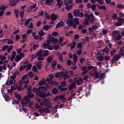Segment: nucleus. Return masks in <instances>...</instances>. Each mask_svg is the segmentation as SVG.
Segmentation results:
<instances>
[{
    "label": "nucleus",
    "instance_id": "nucleus-1",
    "mask_svg": "<svg viewBox=\"0 0 124 124\" xmlns=\"http://www.w3.org/2000/svg\"><path fill=\"white\" fill-rule=\"evenodd\" d=\"M47 90L45 86H41L38 88H34L32 90L33 93H35L37 96H39L41 98H45V97L51 96L52 94L50 92H48L45 94V92H47Z\"/></svg>",
    "mask_w": 124,
    "mask_h": 124
},
{
    "label": "nucleus",
    "instance_id": "nucleus-2",
    "mask_svg": "<svg viewBox=\"0 0 124 124\" xmlns=\"http://www.w3.org/2000/svg\"><path fill=\"white\" fill-rule=\"evenodd\" d=\"M112 34L113 36L114 40H115L116 41H118L119 40H121L122 39V35H120V34H118V31H113L112 32ZM117 34H118L117 35ZM117 35V36H116Z\"/></svg>",
    "mask_w": 124,
    "mask_h": 124
},
{
    "label": "nucleus",
    "instance_id": "nucleus-3",
    "mask_svg": "<svg viewBox=\"0 0 124 124\" xmlns=\"http://www.w3.org/2000/svg\"><path fill=\"white\" fill-rule=\"evenodd\" d=\"M73 14L75 17H79L80 18H83L84 17V14L83 13H80V10L79 9L75 10Z\"/></svg>",
    "mask_w": 124,
    "mask_h": 124
},
{
    "label": "nucleus",
    "instance_id": "nucleus-4",
    "mask_svg": "<svg viewBox=\"0 0 124 124\" xmlns=\"http://www.w3.org/2000/svg\"><path fill=\"white\" fill-rule=\"evenodd\" d=\"M46 81L50 86H59V82H57V81H53L52 78H47Z\"/></svg>",
    "mask_w": 124,
    "mask_h": 124
},
{
    "label": "nucleus",
    "instance_id": "nucleus-5",
    "mask_svg": "<svg viewBox=\"0 0 124 124\" xmlns=\"http://www.w3.org/2000/svg\"><path fill=\"white\" fill-rule=\"evenodd\" d=\"M61 76L64 80H67V79H68V78L70 77V76L68 75V71H66L65 72L61 71Z\"/></svg>",
    "mask_w": 124,
    "mask_h": 124
},
{
    "label": "nucleus",
    "instance_id": "nucleus-6",
    "mask_svg": "<svg viewBox=\"0 0 124 124\" xmlns=\"http://www.w3.org/2000/svg\"><path fill=\"white\" fill-rule=\"evenodd\" d=\"M66 23L69 24V27H73L74 29L77 28V25L73 22V19H67L66 20Z\"/></svg>",
    "mask_w": 124,
    "mask_h": 124
},
{
    "label": "nucleus",
    "instance_id": "nucleus-7",
    "mask_svg": "<svg viewBox=\"0 0 124 124\" xmlns=\"http://www.w3.org/2000/svg\"><path fill=\"white\" fill-rule=\"evenodd\" d=\"M122 57L121 55H120V54H117L115 56H114L112 59L111 60V62L112 64H113V63H115V62H118V61H119V59Z\"/></svg>",
    "mask_w": 124,
    "mask_h": 124
},
{
    "label": "nucleus",
    "instance_id": "nucleus-8",
    "mask_svg": "<svg viewBox=\"0 0 124 124\" xmlns=\"http://www.w3.org/2000/svg\"><path fill=\"white\" fill-rule=\"evenodd\" d=\"M19 0H10V3H9V5L10 6H15L18 2H19Z\"/></svg>",
    "mask_w": 124,
    "mask_h": 124
},
{
    "label": "nucleus",
    "instance_id": "nucleus-9",
    "mask_svg": "<svg viewBox=\"0 0 124 124\" xmlns=\"http://www.w3.org/2000/svg\"><path fill=\"white\" fill-rule=\"evenodd\" d=\"M76 88V83L75 82H72L68 87L69 91H72Z\"/></svg>",
    "mask_w": 124,
    "mask_h": 124
},
{
    "label": "nucleus",
    "instance_id": "nucleus-10",
    "mask_svg": "<svg viewBox=\"0 0 124 124\" xmlns=\"http://www.w3.org/2000/svg\"><path fill=\"white\" fill-rule=\"evenodd\" d=\"M83 82H84V80L81 77H79L78 79H77L76 80V83L78 86H79V85H81V84L83 83Z\"/></svg>",
    "mask_w": 124,
    "mask_h": 124
},
{
    "label": "nucleus",
    "instance_id": "nucleus-11",
    "mask_svg": "<svg viewBox=\"0 0 124 124\" xmlns=\"http://www.w3.org/2000/svg\"><path fill=\"white\" fill-rule=\"evenodd\" d=\"M98 26L97 25H92V27L89 28V31L91 33H93V30H97Z\"/></svg>",
    "mask_w": 124,
    "mask_h": 124
},
{
    "label": "nucleus",
    "instance_id": "nucleus-12",
    "mask_svg": "<svg viewBox=\"0 0 124 124\" xmlns=\"http://www.w3.org/2000/svg\"><path fill=\"white\" fill-rule=\"evenodd\" d=\"M50 40H51L52 44H55V43L59 42V40L57 38H54V37H51L50 38Z\"/></svg>",
    "mask_w": 124,
    "mask_h": 124
},
{
    "label": "nucleus",
    "instance_id": "nucleus-13",
    "mask_svg": "<svg viewBox=\"0 0 124 124\" xmlns=\"http://www.w3.org/2000/svg\"><path fill=\"white\" fill-rule=\"evenodd\" d=\"M90 75L91 76H93V77H94L96 79L99 78V74H98V73H97V71H95L94 73H91Z\"/></svg>",
    "mask_w": 124,
    "mask_h": 124
},
{
    "label": "nucleus",
    "instance_id": "nucleus-14",
    "mask_svg": "<svg viewBox=\"0 0 124 124\" xmlns=\"http://www.w3.org/2000/svg\"><path fill=\"white\" fill-rule=\"evenodd\" d=\"M47 103V99H45L44 100H39V103L40 105L44 106L45 105V103Z\"/></svg>",
    "mask_w": 124,
    "mask_h": 124
},
{
    "label": "nucleus",
    "instance_id": "nucleus-15",
    "mask_svg": "<svg viewBox=\"0 0 124 124\" xmlns=\"http://www.w3.org/2000/svg\"><path fill=\"white\" fill-rule=\"evenodd\" d=\"M72 1L73 0H64V3L65 6H67L68 4H73Z\"/></svg>",
    "mask_w": 124,
    "mask_h": 124
},
{
    "label": "nucleus",
    "instance_id": "nucleus-16",
    "mask_svg": "<svg viewBox=\"0 0 124 124\" xmlns=\"http://www.w3.org/2000/svg\"><path fill=\"white\" fill-rule=\"evenodd\" d=\"M51 19L53 21H56L58 19V15L55 13L52 14L51 16Z\"/></svg>",
    "mask_w": 124,
    "mask_h": 124
},
{
    "label": "nucleus",
    "instance_id": "nucleus-17",
    "mask_svg": "<svg viewBox=\"0 0 124 124\" xmlns=\"http://www.w3.org/2000/svg\"><path fill=\"white\" fill-rule=\"evenodd\" d=\"M96 6L99 10H102V9L104 11L106 10V6H100L98 4H96Z\"/></svg>",
    "mask_w": 124,
    "mask_h": 124
},
{
    "label": "nucleus",
    "instance_id": "nucleus-18",
    "mask_svg": "<svg viewBox=\"0 0 124 124\" xmlns=\"http://www.w3.org/2000/svg\"><path fill=\"white\" fill-rule=\"evenodd\" d=\"M63 97L64 96L62 95L57 96L54 98V101H57L58 99H59V100H62L63 98Z\"/></svg>",
    "mask_w": 124,
    "mask_h": 124
},
{
    "label": "nucleus",
    "instance_id": "nucleus-19",
    "mask_svg": "<svg viewBox=\"0 0 124 124\" xmlns=\"http://www.w3.org/2000/svg\"><path fill=\"white\" fill-rule=\"evenodd\" d=\"M57 63H58L57 60H54L53 62L51 63L52 69H56V65H57Z\"/></svg>",
    "mask_w": 124,
    "mask_h": 124
},
{
    "label": "nucleus",
    "instance_id": "nucleus-20",
    "mask_svg": "<svg viewBox=\"0 0 124 124\" xmlns=\"http://www.w3.org/2000/svg\"><path fill=\"white\" fill-rule=\"evenodd\" d=\"M16 55H17V53H16V52L15 51H13L12 55L11 56V58L10 59L11 62H13V61H14V59L15 58V56H16Z\"/></svg>",
    "mask_w": 124,
    "mask_h": 124
},
{
    "label": "nucleus",
    "instance_id": "nucleus-21",
    "mask_svg": "<svg viewBox=\"0 0 124 124\" xmlns=\"http://www.w3.org/2000/svg\"><path fill=\"white\" fill-rule=\"evenodd\" d=\"M63 26H64L63 21H60L57 24L56 28H60L61 27H63Z\"/></svg>",
    "mask_w": 124,
    "mask_h": 124
},
{
    "label": "nucleus",
    "instance_id": "nucleus-22",
    "mask_svg": "<svg viewBox=\"0 0 124 124\" xmlns=\"http://www.w3.org/2000/svg\"><path fill=\"white\" fill-rule=\"evenodd\" d=\"M87 69L88 70H93V71H95L97 69V68H96V66H89L87 67Z\"/></svg>",
    "mask_w": 124,
    "mask_h": 124
},
{
    "label": "nucleus",
    "instance_id": "nucleus-23",
    "mask_svg": "<svg viewBox=\"0 0 124 124\" xmlns=\"http://www.w3.org/2000/svg\"><path fill=\"white\" fill-rule=\"evenodd\" d=\"M110 51V49L108 48L107 46H106L105 48L103 50H101V52L103 53H106V54H108Z\"/></svg>",
    "mask_w": 124,
    "mask_h": 124
},
{
    "label": "nucleus",
    "instance_id": "nucleus-24",
    "mask_svg": "<svg viewBox=\"0 0 124 124\" xmlns=\"http://www.w3.org/2000/svg\"><path fill=\"white\" fill-rule=\"evenodd\" d=\"M51 93L53 94H58V93H59V90H58L57 88H54L51 90Z\"/></svg>",
    "mask_w": 124,
    "mask_h": 124
},
{
    "label": "nucleus",
    "instance_id": "nucleus-25",
    "mask_svg": "<svg viewBox=\"0 0 124 124\" xmlns=\"http://www.w3.org/2000/svg\"><path fill=\"white\" fill-rule=\"evenodd\" d=\"M37 67L38 69H41L42 68V62L39 61L37 63Z\"/></svg>",
    "mask_w": 124,
    "mask_h": 124
},
{
    "label": "nucleus",
    "instance_id": "nucleus-26",
    "mask_svg": "<svg viewBox=\"0 0 124 124\" xmlns=\"http://www.w3.org/2000/svg\"><path fill=\"white\" fill-rule=\"evenodd\" d=\"M43 52H44V50L43 49H41L39 51H38L36 54L37 57L42 56V55H43Z\"/></svg>",
    "mask_w": 124,
    "mask_h": 124
},
{
    "label": "nucleus",
    "instance_id": "nucleus-27",
    "mask_svg": "<svg viewBox=\"0 0 124 124\" xmlns=\"http://www.w3.org/2000/svg\"><path fill=\"white\" fill-rule=\"evenodd\" d=\"M88 19L89 20V22L91 23V24H93L94 23V20H95V18L94 17H89Z\"/></svg>",
    "mask_w": 124,
    "mask_h": 124
},
{
    "label": "nucleus",
    "instance_id": "nucleus-28",
    "mask_svg": "<svg viewBox=\"0 0 124 124\" xmlns=\"http://www.w3.org/2000/svg\"><path fill=\"white\" fill-rule=\"evenodd\" d=\"M120 52H121L120 53L121 56V57H124V46L121 47L120 48Z\"/></svg>",
    "mask_w": 124,
    "mask_h": 124
},
{
    "label": "nucleus",
    "instance_id": "nucleus-29",
    "mask_svg": "<svg viewBox=\"0 0 124 124\" xmlns=\"http://www.w3.org/2000/svg\"><path fill=\"white\" fill-rule=\"evenodd\" d=\"M54 0H46V5H51V3H54Z\"/></svg>",
    "mask_w": 124,
    "mask_h": 124
},
{
    "label": "nucleus",
    "instance_id": "nucleus-30",
    "mask_svg": "<svg viewBox=\"0 0 124 124\" xmlns=\"http://www.w3.org/2000/svg\"><path fill=\"white\" fill-rule=\"evenodd\" d=\"M27 94L30 98H33L34 97V94L31 93V92H27Z\"/></svg>",
    "mask_w": 124,
    "mask_h": 124
},
{
    "label": "nucleus",
    "instance_id": "nucleus-31",
    "mask_svg": "<svg viewBox=\"0 0 124 124\" xmlns=\"http://www.w3.org/2000/svg\"><path fill=\"white\" fill-rule=\"evenodd\" d=\"M22 60V57L19 55H17L16 57L15 58V61L16 62H20V60Z\"/></svg>",
    "mask_w": 124,
    "mask_h": 124
},
{
    "label": "nucleus",
    "instance_id": "nucleus-32",
    "mask_svg": "<svg viewBox=\"0 0 124 124\" xmlns=\"http://www.w3.org/2000/svg\"><path fill=\"white\" fill-rule=\"evenodd\" d=\"M23 100H25V101H27V102H31V98H29L28 95L25 96L23 98Z\"/></svg>",
    "mask_w": 124,
    "mask_h": 124
},
{
    "label": "nucleus",
    "instance_id": "nucleus-33",
    "mask_svg": "<svg viewBox=\"0 0 124 124\" xmlns=\"http://www.w3.org/2000/svg\"><path fill=\"white\" fill-rule=\"evenodd\" d=\"M74 22L77 25H79V24L80 23L79 22V18L78 17H75L74 18Z\"/></svg>",
    "mask_w": 124,
    "mask_h": 124
},
{
    "label": "nucleus",
    "instance_id": "nucleus-34",
    "mask_svg": "<svg viewBox=\"0 0 124 124\" xmlns=\"http://www.w3.org/2000/svg\"><path fill=\"white\" fill-rule=\"evenodd\" d=\"M18 87V85H11V90H12V91H15L16 90H17Z\"/></svg>",
    "mask_w": 124,
    "mask_h": 124
},
{
    "label": "nucleus",
    "instance_id": "nucleus-35",
    "mask_svg": "<svg viewBox=\"0 0 124 124\" xmlns=\"http://www.w3.org/2000/svg\"><path fill=\"white\" fill-rule=\"evenodd\" d=\"M28 103L29 102L25 101V100H23V101H21V104L23 107H25V106H27Z\"/></svg>",
    "mask_w": 124,
    "mask_h": 124
},
{
    "label": "nucleus",
    "instance_id": "nucleus-36",
    "mask_svg": "<svg viewBox=\"0 0 124 124\" xmlns=\"http://www.w3.org/2000/svg\"><path fill=\"white\" fill-rule=\"evenodd\" d=\"M47 62L48 63H51L53 62V57L52 56H49L47 59Z\"/></svg>",
    "mask_w": 124,
    "mask_h": 124
},
{
    "label": "nucleus",
    "instance_id": "nucleus-37",
    "mask_svg": "<svg viewBox=\"0 0 124 124\" xmlns=\"http://www.w3.org/2000/svg\"><path fill=\"white\" fill-rule=\"evenodd\" d=\"M53 49L54 50H55V51H57V50H59L60 49V45L59 44H56L53 46Z\"/></svg>",
    "mask_w": 124,
    "mask_h": 124
},
{
    "label": "nucleus",
    "instance_id": "nucleus-38",
    "mask_svg": "<svg viewBox=\"0 0 124 124\" xmlns=\"http://www.w3.org/2000/svg\"><path fill=\"white\" fill-rule=\"evenodd\" d=\"M19 102H20V101H19L18 100H16V99H13L12 100V105H14L15 104H19Z\"/></svg>",
    "mask_w": 124,
    "mask_h": 124
},
{
    "label": "nucleus",
    "instance_id": "nucleus-39",
    "mask_svg": "<svg viewBox=\"0 0 124 124\" xmlns=\"http://www.w3.org/2000/svg\"><path fill=\"white\" fill-rule=\"evenodd\" d=\"M97 59L99 60V62H102V61H104V57L103 56H97Z\"/></svg>",
    "mask_w": 124,
    "mask_h": 124
},
{
    "label": "nucleus",
    "instance_id": "nucleus-40",
    "mask_svg": "<svg viewBox=\"0 0 124 124\" xmlns=\"http://www.w3.org/2000/svg\"><path fill=\"white\" fill-rule=\"evenodd\" d=\"M38 35L40 37L43 36L44 35V31L41 30L39 31Z\"/></svg>",
    "mask_w": 124,
    "mask_h": 124
},
{
    "label": "nucleus",
    "instance_id": "nucleus-41",
    "mask_svg": "<svg viewBox=\"0 0 124 124\" xmlns=\"http://www.w3.org/2000/svg\"><path fill=\"white\" fill-rule=\"evenodd\" d=\"M7 43L9 45H10V44H14V41H13L12 39H8Z\"/></svg>",
    "mask_w": 124,
    "mask_h": 124
},
{
    "label": "nucleus",
    "instance_id": "nucleus-42",
    "mask_svg": "<svg viewBox=\"0 0 124 124\" xmlns=\"http://www.w3.org/2000/svg\"><path fill=\"white\" fill-rule=\"evenodd\" d=\"M25 89L28 91L27 93H31V86H27Z\"/></svg>",
    "mask_w": 124,
    "mask_h": 124
},
{
    "label": "nucleus",
    "instance_id": "nucleus-43",
    "mask_svg": "<svg viewBox=\"0 0 124 124\" xmlns=\"http://www.w3.org/2000/svg\"><path fill=\"white\" fill-rule=\"evenodd\" d=\"M43 53H43V55L45 57L48 56V55H49V51H48V50H44Z\"/></svg>",
    "mask_w": 124,
    "mask_h": 124
},
{
    "label": "nucleus",
    "instance_id": "nucleus-44",
    "mask_svg": "<svg viewBox=\"0 0 124 124\" xmlns=\"http://www.w3.org/2000/svg\"><path fill=\"white\" fill-rule=\"evenodd\" d=\"M30 21H31V18H29L25 21V24L26 27H27V26L29 25V24H30Z\"/></svg>",
    "mask_w": 124,
    "mask_h": 124
},
{
    "label": "nucleus",
    "instance_id": "nucleus-45",
    "mask_svg": "<svg viewBox=\"0 0 124 124\" xmlns=\"http://www.w3.org/2000/svg\"><path fill=\"white\" fill-rule=\"evenodd\" d=\"M66 7H65V9H66V10H67L68 11H69V10H70V9H71V8H72V7H73V5H67V6H66Z\"/></svg>",
    "mask_w": 124,
    "mask_h": 124
},
{
    "label": "nucleus",
    "instance_id": "nucleus-46",
    "mask_svg": "<svg viewBox=\"0 0 124 124\" xmlns=\"http://www.w3.org/2000/svg\"><path fill=\"white\" fill-rule=\"evenodd\" d=\"M38 57H39L38 58V61H43V60H44V59H45V57L43 56V55H41Z\"/></svg>",
    "mask_w": 124,
    "mask_h": 124
},
{
    "label": "nucleus",
    "instance_id": "nucleus-47",
    "mask_svg": "<svg viewBox=\"0 0 124 124\" xmlns=\"http://www.w3.org/2000/svg\"><path fill=\"white\" fill-rule=\"evenodd\" d=\"M55 76L56 78H59V77H60V76H62V72H61L60 73L59 72H57L55 74Z\"/></svg>",
    "mask_w": 124,
    "mask_h": 124
},
{
    "label": "nucleus",
    "instance_id": "nucleus-48",
    "mask_svg": "<svg viewBox=\"0 0 124 124\" xmlns=\"http://www.w3.org/2000/svg\"><path fill=\"white\" fill-rule=\"evenodd\" d=\"M15 13L16 14V18H19V12L17 10L15 9Z\"/></svg>",
    "mask_w": 124,
    "mask_h": 124
},
{
    "label": "nucleus",
    "instance_id": "nucleus-49",
    "mask_svg": "<svg viewBox=\"0 0 124 124\" xmlns=\"http://www.w3.org/2000/svg\"><path fill=\"white\" fill-rule=\"evenodd\" d=\"M68 18L70 19V20H72V19H73V16L72 15V13H69L68 14Z\"/></svg>",
    "mask_w": 124,
    "mask_h": 124
},
{
    "label": "nucleus",
    "instance_id": "nucleus-50",
    "mask_svg": "<svg viewBox=\"0 0 124 124\" xmlns=\"http://www.w3.org/2000/svg\"><path fill=\"white\" fill-rule=\"evenodd\" d=\"M31 66H32V65L31 63H29L26 65L27 70H30V69H31Z\"/></svg>",
    "mask_w": 124,
    "mask_h": 124
},
{
    "label": "nucleus",
    "instance_id": "nucleus-51",
    "mask_svg": "<svg viewBox=\"0 0 124 124\" xmlns=\"http://www.w3.org/2000/svg\"><path fill=\"white\" fill-rule=\"evenodd\" d=\"M43 30L45 31H48L49 30V25H46L43 27Z\"/></svg>",
    "mask_w": 124,
    "mask_h": 124
},
{
    "label": "nucleus",
    "instance_id": "nucleus-52",
    "mask_svg": "<svg viewBox=\"0 0 124 124\" xmlns=\"http://www.w3.org/2000/svg\"><path fill=\"white\" fill-rule=\"evenodd\" d=\"M61 85L62 87H65L66 86V80L65 79H64V81L61 82Z\"/></svg>",
    "mask_w": 124,
    "mask_h": 124
},
{
    "label": "nucleus",
    "instance_id": "nucleus-53",
    "mask_svg": "<svg viewBox=\"0 0 124 124\" xmlns=\"http://www.w3.org/2000/svg\"><path fill=\"white\" fill-rule=\"evenodd\" d=\"M117 20H118V21H119V22H120V23H122V24H124V18L119 17L117 18Z\"/></svg>",
    "mask_w": 124,
    "mask_h": 124
},
{
    "label": "nucleus",
    "instance_id": "nucleus-54",
    "mask_svg": "<svg viewBox=\"0 0 124 124\" xmlns=\"http://www.w3.org/2000/svg\"><path fill=\"white\" fill-rule=\"evenodd\" d=\"M28 75L30 78H31L34 76L33 75V73L31 72H29L28 73Z\"/></svg>",
    "mask_w": 124,
    "mask_h": 124
},
{
    "label": "nucleus",
    "instance_id": "nucleus-55",
    "mask_svg": "<svg viewBox=\"0 0 124 124\" xmlns=\"http://www.w3.org/2000/svg\"><path fill=\"white\" fill-rule=\"evenodd\" d=\"M5 9H6V7L3 6V5H1L0 6V10H2V11H4Z\"/></svg>",
    "mask_w": 124,
    "mask_h": 124
},
{
    "label": "nucleus",
    "instance_id": "nucleus-56",
    "mask_svg": "<svg viewBox=\"0 0 124 124\" xmlns=\"http://www.w3.org/2000/svg\"><path fill=\"white\" fill-rule=\"evenodd\" d=\"M91 8L93 10V11H95L96 10L95 8H96V5L95 4H93L91 6Z\"/></svg>",
    "mask_w": 124,
    "mask_h": 124
},
{
    "label": "nucleus",
    "instance_id": "nucleus-57",
    "mask_svg": "<svg viewBox=\"0 0 124 124\" xmlns=\"http://www.w3.org/2000/svg\"><path fill=\"white\" fill-rule=\"evenodd\" d=\"M123 24H124V23H122V22H120V21H118L115 23L116 26H118V27L123 26Z\"/></svg>",
    "mask_w": 124,
    "mask_h": 124
},
{
    "label": "nucleus",
    "instance_id": "nucleus-58",
    "mask_svg": "<svg viewBox=\"0 0 124 124\" xmlns=\"http://www.w3.org/2000/svg\"><path fill=\"white\" fill-rule=\"evenodd\" d=\"M63 40V37H60L59 38V41L58 42V44H62V43Z\"/></svg>",
    "mask_w": 124,
    "mask_h": 124
},
{
    "label": "nucleus",
    "instance_id": "nucleus-59",
    "mask_svg": "<svg viewBox=\"0 0 124 124\" xmlns=\"http://www.w3.org/2000/svg\"><path fill=\"white\" fill-rule=\"evenodd\" d=\"M82 49H80L79 50L77 51L76 53L77 54V55H78V56H80V55L82 54Z\"/></svg>",
    "mask_w": 124,
    "mask_h": 124
},
{
    "label": "nucleus",
    "instance_id": "nucleus-60",
    "mask_svg": "<svg viewBox=\"0 0 124 124\" xmlns=\"http://www.w3.org/2000/svg\"><path fill=\"white\" fill-rule=\"evenodd\" d=\"M19 15H20V18L21 19H23V18H24V11L20 12Z\"/></svg>",
    "mask_w": 124,
    "mask_h": 124
},
{
    "label": "nucleus",
    "instance_id": "nucleus-61",
    "mask_svg": "<svg viewBox=\"0 0 124 124\" xmlns=\"http://www.w3.org/2000/svg\"><path fill=\"white\" fill-rule=\"evenodd\" d=\"M38 48H39V46H38V45H34L33 46V49L34 51H35V50H36V49Z\"/></svg>",
    "mask_w": 124,
    "mask_h": 124
},
{
    "label": "nucleus",
    "instance_id": "nucleus-62",
    "mask_svg": "<svg viewBox=\"0 0 124 124\" xmlns=\"http://www.w3.org/2000/svg\"><path fill=\"white\" fill-rule=\"evenodd\" d=\"M16 97L18 101H21V95H20L19 94H16Z\"/></svg>",
    "mask_w": 124,
    "mask_h": 124
},
{
    "label": "nucleus",
    "instance_id": "nucleus-63",
    "mask_svg": "<svg viewBox=\"0 0 124 124\" xmlns=\"http://www.w3.org/2000/svg\"><path fill=\"white\" fill-rule=\"evenodd\" d=\"M75 46H76V43L73 42L72 45L71 46V50H73V49L75 48Z\"/></svg>",
    "mask_w": 124,
    "mask_h": 124
},
{
    "label": "nucleus",
    "instance_id": "nucleus-64",
    "mask_svg": "<svg viewBox=\"0 0 124 124\" xmlns=\"http://www.w3.org/2000/svg\"><path fill=\"white\" fill-rule=\"evenodd\" d=\"M117 7L118 8H120L121 9H124V5L118 4V5H117Z\"/></svg>",
    "mask_w": 124,
    "mask_h": 124
}]
</instances>
